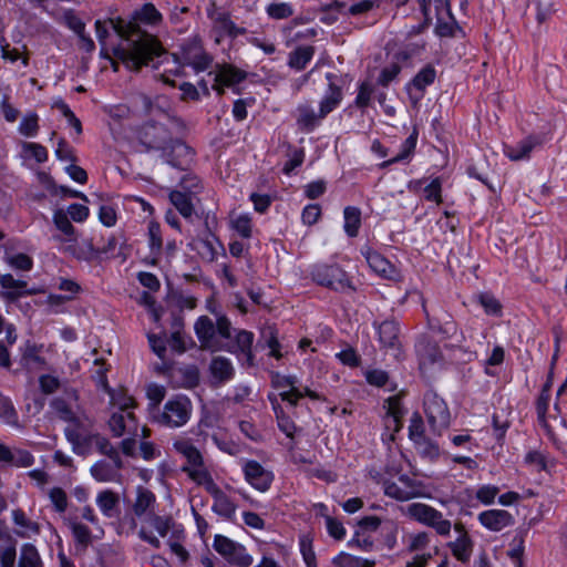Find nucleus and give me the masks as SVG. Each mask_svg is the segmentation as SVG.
I'll use <instances>...</instances> for the list:
<instances>
[{"label": "nucleus", "instance_id": "f257e3e1", "mask_svg": "<svg viewBox=\"0 0 567 567\" xmlns=\"http://www.w3.org/2000/svg\"><path fill=\"white\" fill-rule=\"evenodd\" d=\"M162 20V14L152 3H145L136 10L131 21L122 18L111 19L112 29L118 37L128 41L126 48H115L114 56L120 60L128 70L140 71L143 66L150 65L155 59H161L165 49L158 39L140 27V22L156 24Z\"/></svg>", "mask_w": 567, "mask_h": 567}, {"label": "nucleus", "instance_id": "f03ea898", "mask_svg": "<svg viewBox=\"0 0 567 567\" xmlns=\"http://www.w3.org/2000/svg\"><path fill=\"white\" fill-rule=\"evenodd\" d=\"M193 412L192 401L186 395H174L168 399L163 409H157L152 417L158 425L177 429L184 426L190 419Z\"/></svg>", "mask_w": 567, "mask_h": 567}, {"label": "nucleus", "instance_id": "7ed1b4c3", "mask_svg": "<svg viewBox=\"0 0 567 567\" xmlns=\"http://www.w3.org/2000/svg\"><path fill=\"white\" fill-rule=\"evenodd\" d=\"M312 280L337 292L355 291L348 274L338 264H317L311 268Z\"/></svg>", "mask_w": 567, "mask_h": 567}, {"label": "nucleus", "instance_id": "20e7f679", "mask_svg": "<svg viewBox=\"0 0 567 567\" xmlns=\"http://www.w3.org/2000/svg\"><path fill=\"white\" fill-rule=\"evenodd\" d=\"M163 59L162 60H158L156 62H154L152 64V66L154 69H158L161 64L163 63H173L174 64V68L172 69H165L164 73L159 74V79L171 85V86H175V81L174 80H171L168 76H167V72L169 73H173L175 75H179L182 73V68L183 65L187 64V65H190L193 66V69L196 71V72H202V71H205L209 68V65L212 64L213 62V58L203 52V51H199L197 53H194V54H186L184 56V61L182 62L179 60V58L176 55V54H168L166 51L165 53L163 54L162 56Z\"/></svg>", "mask_w": 567, "mask_h": 567}, {"label": "nucleus", "instance_id": "39448f33", "mask_svg": "<svg viewBox=\"0 0 567 567\" xmlns=\"http://www.w3.org/2000/svg\"><path fill=\"white\" fill-rule=\"evenodd\" d=\"M408 515L435 529L441 536H447L451 532V522L443 517V514L434 507L423 503H412L408 506Z\"/></svg>", "mask_w": 567, "mask_h": 567}, {"label": "nucleus", "instance_id": "423d86ee", "mask_svg": "<svg viewBox=\"0 0 567 567\" xmlns=\"http://www.w3.org/2000/svg\"><path fill=\"white\" fill-rule=\"evenodd\" d=\"M214 549L220 554L229 564L239 567H249L252 565L254 559L247 553L246 548L230 538L216 535L214 538Z\"/></svg>", "mask_w": 567, "mask_h": 567}, {"label": "nucleus", "instance_id": "0eeeda50", "mask_svg": "<svg viewBox=\"0 0 567 567\" xmlns=\"http://www.w3.org/2000/svg\"><path fill=\"white\" fill-rule=\"evenodd\" d=\"M424 412L432 430L441 433L447 429L451 421L450 411L445 401L435 393H429L424 398Z\"/></svg>", "mask_w": 567, "mask_h": 567}, {"label": "nucleus", "instance_id": "6e6552de", "mask_svg": "<svg viewBox=\"0 0 567 567\" xmlns=\"http://www.w3.org/2000/svg\"><path fill=\"white\" fill-rule=\"evenodd\" d=\"M138 140L147 152L161 151L172 142V134L167 127L157 122L145 123L140 132Z\"/></svg>", "mask_w": 567, "mask_h": 567}, {"label": "nucleus", "instance_id": "1a4fd4ad", "mask_svg": "<svg viewBox=\"0 0 567 567\" xmlns=\"http://www.w3.org/2000/svg\"><path fill=\"white\" fill-rule=\"evenodd\" d=\"M384 494L400 502L422 496V484L408 475H401L398 482L384 481Z\"/></svg>", "mask_w": 567, "mask_h": 567}, {"label": "nucleus", "instance_id": "9d476101", "mask_svg": "<svg viewBox=\"0 0 567 567\" xmlns=\"http://www.w3.org/2000/svg\"><path fill=\"white\" fill-rule=\"evenodd\" d=\"M162 157L171 166L185 171L194 159V152L181 140H172L162 152Z\"/></svg>", "mask_w": 567, "mask_h": 567}, {"label": "nucleus", "instance_id": "9b49d317", "mask_svg": "<svg viewBox=\"0 0 567 567\" xmlns=\"http://www.w3.org/2000/svg\"><path fill=\"white\" fill-rule=\"evenodd\" d=\"M243 472L247 483L259 492H266L274 482V473L266 470L259 462L248 460L244 463Z\"/></svg>", "mask_w": 567, "mask_h": 567}, {"label": "nucleus", "instance_id": "f8f14e48", "mask_svg": "<svg viewBox=\"0 0 567 567\" xmlns=\"http://www.w3.org/2000/svg\"><path fill=\"white\" fill-rule=\"evenodd\" d=\"M0 297L9 303L16 302L24 296H32L37 293L35 289H29L28 282L24 280L16 279L11 274L0 276Z\"/></svg>", "mask_w": 567, "mask_h": 567}, {"label": "nucleus", "instance_id": "ddd939ff", "mask_svg": "<svg viewBox=\"0 0 567 567\" xmlns=\"http://www.w3.org/2000/svg\"><path fill=\"white\" fill-rule=\"evenodd\" d=\"M378 330L379 341L386 350L399 351L401 348L400 326L394 319H386L380 323L374 322Z\"/></svg>", "mask_w": 567, "mask_h": 567}, {"label": "nucleus", "instance_id": "4468645a", "mask_svg": "<svg viewBox=\"0 0 567 567\" xmlns=\"http://www.w3.org/2000/svg\"><path fill=\"white\" fill-rule=\"evenodd\" d=\"M326 79L328 80L329 83L326 94L320 101V117H326L334 109H337L343 97L342 87L334 82L337 75L333 73H327Z\"/></svg>", "mask_w": 567, "mask_h": 567}, {"label": "nucleus", "instance_id": "2eb2a0df", "mask_svg": "<svg viewBox=\"0 0 567 567\" xmlns=\"http://www.w3.org/2000/svg\"><path fill=\"white\" fill-rule=\"evenodd\" d=\"M478 522L492 532H501L515 522L513 515L505 509H488L478 515Z\"/></svg>", "mask_w": 567, "mask_h": 567}, {"label": "nucleus", "instance_id": "dca6fc26", "mask_svg": "<svg viewBox=\"0 0 567 567\" xmlns=\"http://www.w3.org/2000/svg\"><path fill=\"white\" fill-rule=\"evenodd\" d=\"M298 378L296 375H279L276 374L272 384L277 389L290 388L288 391H282L279 396L282 401L288 402L290 405L296 406L298 401L302 398L301 389L297 386Z\"/></svg>", "mask_w": 567, "mask_h": 567}, {"label": "nucleus", "instance_id": "f3484780", "mask_svg": "<svg viewBox=\"0 0 567 567\" xmlns=\"http://www.w3.org/2000/svg\"><path fill=\"white\" fill-rule=\"evenodd\" d=\"M109 426L115 437L122 436L124 433L135 434L137 430L136 419L133 412H115L109 420Z\"/></svg>", "mask_w": 567, "mask_h": 567}, {"label": "nucleus", "instance_id": "a211bd4d", "mask_svg": "<svg viewBox=\"0 0 567 567\" xmlns=\"http://www.w3.org/2000/svg\"><path fill=\"white\" fill-rule=\"evenodd\" d=\"M208 493L214 499L212 506L213 512L228 520H231L237 508L233 499L226 495L218 485Z\"/></svg>", "mask_w": 567, "mask_h": 567}, {"label": "nucleus", "instance_id": "6ab92c4d", "mask_svg": "<svg viewBox=\"0 0 567 567\" xmlns=\"http://www.w3.org/2000/svg\"><path fill=\"white\" fill-rule=\"evenodd\" d=\"M369 267L378 275L386 279H394L396 270L394 266L385 259L381 254L368 248L362 252Z\"/></svg>", "mask_w": 567, "mask_h": 567}, {"label": "nucleus", "instance_id": "aec40b11", "mask_svg": "<svg viewBox=\"0 0 567 567\" xmlns=\"http://www.w3.org/2000/svg\"><path fill=\"white\" fill-rule=\"evenodd\" d=\"M322 118L309 103H301L296 109V123L302 132H312Z\"/></svg>", "mask_w": 567, "mask_h": 567}, {"label": "nucleus", "instance_id": "412c9836", "mask_svg": "<svg viewBox=\"0 0 567 567\" xmlns=\"http://www.w3.org/2000/svg\"><path fill=\"white\" fill-rule=\"evenodd\" d=\"M416 352L420 359V367L431 365L443 359L439 344L429 339H421L416 343Z\"/></svg>", "mask_w": 567, "mask_h": 567}, {"label": "nucleus", "instance_id": "4be33fe9", "mask_svg": "<svg viewBox=\"0 0 567 567\" xmlns=\"http://www.w3.org/2000/svg\"><path fill=\"white\" fill-rule=\"evenodd\" d=\"M123 467H117L114 463H109L104 460L95 462L91 468L90 473L94 480L97 482H118L121 478L120 471Z\"/></svg>", "mask_w": 567, "mask_h": 567}, {"label": "nucleus", "instance_id": "5701e85b", "mask_svg": "<svg viewBox=\"0 0 567 567\" xmlns=\"http://www.w3.org/2000/svg\"><path fill=\"white\" fill-rule=\"evenodd\" d=\"M543 140L539 136L530 135L526 138L519 141L517 144L513 146H507L505 150V154L512 161H520L528 158L533 148L537 145H540Z\"/></svg>", "mask_w": 567, "mask_h": 567}, {"label": "nucleus", "instance_id": "b1692460", "mask_svg": "<svg viewBox=\"0 0 567 567\" xmlns=\"http://www.w3.org/2000/svg\"><path fill=\"white\" fill-rule=\"evenodd\" d=\"M90 443H93L97 450V452L102 455L107 456L112 463H114L117 467H124V462L115 446L110 442V440L99 433L89 435Z\"/></svg>", "mask_w": 567, "mask_h": 567}, {"label": "nucleus", "instance_id": "393cba45", "mask_svg": "<svg viewBox=\"0 0 567 567\" xmlns=\"http://www.w3.org/2000/svg\"><path fill=\"white\" fill-rule=\"evenodd\" d=\"M455 529L461 533V536L451 543L452 553L457 560L467 563L473 550V542L462 525H455Z\"/></svg>", "mask_w": 567, "mask_h": 567}, {"label": "nucleus", "instance_id": "a878e982", "mask_svg": "<svg viewBox=\"0 0 567 567\" xmlns=\"http://www.w3.org/2000/svg\"><path fill=\"white\" fill-rule=\"evenodd\" d=\"M156 497L152 491L144 486L136 489V499L133 504V512L137 517L153 513Z\"/></svg>", "mask_w": 567, "mask_h": 567}, {"label": "nucleus", "instance_id": "bb28decb", "mask_svg": "<svg viewBox=\"0 0 567 567\" xmlns=\"http://www.w3.org/2000/svg\"><path fill=\"white\" fill-rule=\"evenodd\" d=\"M312 45H299L288 55V65L295 71H302L315 55Z\"/></svg>", "mask_w": 567, "mask_h": 567}, {"label": "nucleus", "instance_id": "cd10ccee", "mask_svg": "<svg viewBox=\"0 0 567 567\" xmlns=\"http://www.w3.org/2000/svg\"><path fill=\"white\" fill-rule=\"evenodd\" d=\"M96 504L104 516L112 518L118 513L120 497L115 492L104 489L97 494Z\"/></svg>", "mask_w": 567, "mask_h": 567}, {"label": "nucleus", "instance_id": "c85d7f7f", "mask_svg": "<svg viewBox=\"0 0 567 567\" xmlns=\"http://www.w3.org/2000/svg\"><path fill=\"white\" fill-rule=\"evenodd\" d=\"M247 74L245 71H241L234 65L225 64L214 74V81L226 86H233L243 82Z\"/></svg>", "mask_w": 567, "mask_h": 567}, {"label": "nucleus", "instance_id": "c756f323", "mask_svg": "<svg viewBox=\"0 0 567 567\" xmlns=\"http://www.w3.org/2000/svg\"><path fill=\"white\" fill-rule=\"evenodd\" d=\"M174 449L187 460V465H184L183 467H194L204 463L202 453L188 440H178L174 442Z\"/></svg>", "mask_w": 567, "mask_h": 567}, {"label": "nucleus", "instance_id": "7c9ffc66", "mask_svg": "<svg viewBox=\"0 0 567 567\" xmlns=\"http://www.w3.org/2000/svg\"><path fill=\"white\" fill-rule=\"evenodd\" d=\"M169 200L174 205V207L179 212V214L186 218H192L194 214V205L192 202V195L182 192L179 189H174L169 193Z\"/></svg>", "mask_w": 567, "mask_h": 567}, {"label": "nucleus", "instance_id": "2f4dec72", "mask_svg": "<svg viewBox=\"0 0 567 567\" xmlns=\"http://www.w3.org/2000/svg\"><path fill=\"white\" fill-rule=\"evenodd\" d=\"M51 408L55 412L56 416L70 424L82 426L81 419L75 414L70 404L63 398H54L51 403Z\"/></svg>", "mask_w": 567, "mask_h": 567}, {"label": "nucleus", "instance_id": "473e14b6", "mask_svg": "<svg viewBox=\"0 0 567 567\" xmlns=\"http://www.w3.org/2000/svg\"><path fill=\"white\" fill-rule=\"evenodd\" d=\"M182 471L186 473L188 477L195 483L204 486L207 493L217 486L204 463L194 467H182Z\"/></svg>", "mask_w": 567, "mask_h": 567}, {"label": "nucleus", "instance_id": "72a5a7b5", "mask_svg": "<svg viewBox=\"0 0 567 567\" xmlns=\"http://www.w3.org/2000/svg\"><path fill=\"white\" fill-rule=\"evenodd\" d=\"M194 329L202 347H209L210 341L215 336V324L213 320L207 316H202L195 322Z\"/></svg>", "mask_w": 567, "mask_h": 567}, {"label": "nucleus", "instance_id": "f704fd0d", "mask_svg": "<svg viewBox=\"0 0 567 567\" xmlns=\"http://www.w3.org/2000/svg\"><path fill=\"white\" fill-rule=\"evenodd\" d=\"M210 372L215 379L220 382H225L233 378L234 368L230 360L227 358L216 357L212 360Z\"/></svg>", "mask_w": 567, "mask_h": 567}, {"label": "nucleus", "instance_id": "c9c22d12", "mask_svg": "<svg viewBox=\"0 0 567 567\" xmlns=\"http://www.w3.org/2000/svg\"><path fill=\"white\" fill-rule=\"evenodd\" d=\"M344 231L349 237H357L361 227V210L354 206H347L343 210Z\"/></svg>", "mask_w": 567, "mask_h": 567}, {"label": "nucleus", "instance_id": "e433bc0d", "mask_svg": "<svg viewBox=\"0 0 567 567\" xmlns=\"http://www.w3.org/2000/svg\"><path fill=\"white\" fill-rule=\"evenodd\" d=\"M435 78V69L431 64H427L416 73V75L411 81V85L421 93L420 96H422L426 86L431 85Z\"/></svg>", "mask_w": 567, "mask_h": 567}, {"label": "nucleus", "instance_id": "4c0bfd02", "mask_svg": "<svg viewBox=\"0 0 567 567\" xmlns=\"http://www.w3.org/2000/svg\"><path fill=\"white\" fill-rule=\"evenodd\" d=\"M81 426H76L71 424V426L65 427L64 435L66 440L72 444V450L78 455H83L85 453L84 446L90 443L89 435L82 436L79 432Z\"/></svg>", "mask_w": 567, "mask_h": 567}, {"label": "nucleus", "instance_id": "58836bf2", "mask_svg": "<svg viewBox=\"0 0 567 567\" xmlns=\"http://www.w3.org/2000/svg\"><path fill=\"white\" fill-rule=\"evenodd\" d=\"M55 227L65 236V241L75 240V228L70 221V217L63 209H58L53 214Z\"/></svg>", "mask_w": 567, "mask_h": 567}, {"label": "nucleus", "instance_id": "ea45409f", "mask_svg": "<svg viewBox=\"0 0 567 567\" xmlns=\"http://www.w3.org/2000/svg\"><path fill=\"white\" fill-rule=\"evenodd\" d=\"M0 419H2L8 425L21 427L18 412L14 409L12 401L3 395H0Z\"/></svg>", "mask_w": 567, "mask_h": 567}, {"label": "nucleus", "instance_id": "a19ab883", "mask_svg": "<svg viewBox=\"0 0 567 567\" xmlns=\"http://www.w3.org/2000/svg\"><path fill=\"white\" fill-rule=\"evenodd\" d=\"M18 567H42V561L35 546L24 544L21 547Z\"/></svg>", "mask_w": 567, "mask_h": 567}, {"label": "nucleus", "instance_id": "79ce46f5", "mask_svg": "<svg viewBox=\"0 0 567 567\" xmlns=\"http://www.w3.org/2000/svg\"><path fill=\"white\" fill-rule=\"evenodd\" d=\"M266 13L270 19L284 20L292 17L295 9L288 2H271L266 7Z\"/></svg>", "mask_w": 567, "mask_h": 567}, {"label": "nucleus", "instance_id": "37998d69", "mask_svg": "<svg viewBox=\"0 0 567 567\" xmlns=\"http://www.w3.org/2000/svg\"><path fill=\"white\" fill-rule=\"evenodd\" d=\"M73 255L84 261H92L101 256L99 246L94 245L93 239L83 240L81 245L74 248Z\"/></svg>", "mask_w": 567, "mask_h": 567}, {"label": "nucleus", "instance_id": "c03bdc74", "mask_svg": "<svg viewBox=\"0 0 567 567\" xmlns=\"http://www.w3.org/2000/svg\"><path fill=\"white\" fill-rule=\"evenodd\" d=\"M254 342V333L247 330H241L236 336V343L240 349L241 353L246 357L248 365H252L254 355L251 352V346Z\"/></svg>", "mask_w": 567, "mask_h": 567}, {"label": "nucleus", "instance_id": "a18cd8bd", "mask_svg": "<svg viewBox=\"0 0 567 567\" xmlns=\"http://www.w3.org/2000/svg\"><path fill=\"white\" fill-rule=\"evenodd\" d=\"M409 436L416 444L421 446V443L426 442V437L424 435V423L420 413H413L410 426H409Z\"/></svg>", "mask_w": 567, "mask_h": 567}, {"label": "nucleus", "instance_id": "49530a36", "mask_svg": "<svg viewBox=\"0 0 567 567\" xmlns=\"http://www.w3.org/2000/svg\"><path fill=\"white\" fill-rule=\"evenodd\" d=\"M338 567H374L375 561L341 553L333 559Z\"/></svg>", "mask_w": 567, "mask_h": 567}, {"label": "nucleus", "instance_id": "de8ad7c7", "mask_svg": "<svg viewBox=\"0 0 567 567\" xmlns=\"http://www.w3.org/2000/svg\"><path fill=\"white\" fill-rule=\"evenodd\" d=\"M109 371V365L104 361V359H95L94 360V370L92 372V378L96 382L97 386L102 388L105 392L111 393L112 390L109 385L106 373Z\"/></svg>", "mask_w": 567, "mask_h": 567}, {"label": "nucleus", "instance_id": "09e8293b", "mask_svg": "<svg viewBox=\"0 0 567 567\" xmlns=\"http://www.w3.org/2000/svg\"><path fill=\"white\" fill-rule=\"evenodd\" d=\"M70 527L76 544L80 545L83 549H86L91 544L90 528L86 525L75 520L70 522Z\"/></svg>", "mask_w": 567, "mask_h": 567}, {"label": "nucleus", "instance_id": "8fccbe9b", "mask_svg": "<svg viewBox=\"0 0 567 567\" xmlns=\"http://www.w3.org/2000/svg\"><path fill=\"white\" fill-rule=\"evenodd\" d=\"M182 324H183V321L181 318L174 319L173 328H176V330L171 334L169 339L167 340V343L172 348V350H174L178 353H183L187 349L184 336H183L182 331L179 330Z\"/></svg>", "mask_w": 567, "mask_h": 567}, {"label": "nucleus", "instance_id": "3c124183", "mask_svg": "<svg viewBox=\"0 0 567 567\" xmlns=\"http://www.w3.org/2000/svg\"><path fill=\"white\" fill-rule=\"evenodd\" d=\"M148 239L151 252L155 256L161 254L163 247L162 231L158 223L151 221L148 225Z\"/></svg>", "mask_w": 567, "mask_h": 567}, {"label": "nucleus", "instance_id": "603ef678", "mask_svg": "<svg viewBox=\"0 0 567 567\" xmlns=\"http://www.w3.org/2000/svg\"><path fill=\"white\" fill-rule=\"evenodd\" d=\"M39 117L35 113H28L19 125V133L27 137H33L39 132Z\"/></svg>", "mask_w": 567, "mask_h": 567}, {"label": "nucleus", "instance_id": "864d4df0", "mask_svg": "<svg viewBox=\"0 0 567 567\" xmlns=\"http://www.w3.org/2000/svg\"><path fill=\"white\" fill-rule=\"evenodd\" d=\"M478 302L484 308L485 312L491 316L502 315L501 302L491 293H480Z\"/></svg>", "mask_w": 567, "mask_h": 567}, {"label": "nucleus", "instance_id": "5fc2aeb1", "mask_svg": "<svg viewBox=\"0 0 567 567\" xmlns=\"http://www.w3.org/2000/svg\"><path fill=\"white\" fill-rule=\"evenodd\" d=\"M25 53H21L19 49L11 48L9 43L4 42L1 44V55L4 60H9L10 62H16L21 59L22 64L24 66L29 65V55L27 53V47L23 45Z\"/></svg>", "mask_w": 567, "mask_h": 567}, {"label": "nucleus", "instance_id": "6e6d98bb", "mask_svg": "<svg viewBox=\"0 0 567 567\" xmlns=\"http://www.w3.org/2000/svg\"><path fill=\"white\" fill-rule=\"evenodd\" d=\"M11 461H8L9 466L29 467L34 463L33 455L27 450H11Z\"/></svg>", "mask_w": 567, "mask_h": 567}, {"label": "nucleus", "instance_id": "4d7b16f0", "mask_svg": "<svg viewBox=\"0 0 567 567\" xmlns=\"http://www.w3.org/2000/svg\"><path fill=\"white\" fill-rule=\"evenodd\" d=\"M400 72L401 65L399 63H392L381 70L377 83L383 87H386L392 81H394L398 78Z\"/></svg>", "mask_w": 567, "mask_h": 567}, {"label": "nucleus", "instance_id": "13d9d810", "mask_svg": "<svg viewBox=\"0 0 567 567\" xmlns=\"http://www.w3.org/2000/svg\"><path fill=\"white\" fill-rule=\"evenodd\" d=\"M49 498L55 512L64 513L68 508V495L61 487H53L49 491Z\"/></svg>", "mask_w": 567, "mask_h": 567}, {"label": "nucleus", "instance_id": "bf43d9fd", "mask_svg": "<svg viewBox=\"0 0 567 567\" xmlns=\"http://www.w3.org/2000/svg\"><path fill=\"white\" fill-rule=\"evenodd\" d=\"M445 18L446 17L439 14L435 33L440 37H453L454 30L457 28L456 20L453 16L452 19L447 18V20H445Z\"/></svg>", "mask_w": 567, "mask_h": 567}, {"label": "nucleus", "instance_id": "052dcab7", "mask_svg": "<svg viewBox=\"0 0 567 567\" xmlns=\"http://www.w3.org/2000/svg\"><path fill=\"white\" fill-rule=\"evenodd\" d=\"M374 87L371 83L364 81L359 85L358 95L355 97V105L359 109H365L371 102Z\"/></svg>", "mask_w": 567, "mask_h": 567}, {"label": "nucleus", "instance_id": "680f3d73", "mask_svg": "<svg viewBox=\"0 0 567 567\" xmlns=\"http://www.w3.org/2000/svg\"><path fill=\"white\" fill-rule=\"evenodd\" d=\"M274 410H275V413H276V417H277V422H278V427L290 439L293 437L295 435V432H296V425L295 423L288 417L285 415L282 409L280 406H274Z\"/></svg>", "mask_w": 567, "mask_h": 567}, {"label": "nucleus", "instance_id": "e2e57ef3", "mask_svg": "<svg viewBox=\"0 0 567 567\" xmlns=\"http://www.w3.org/2000/svg\"><path fill=\"white\" fill-rule=\"evenodd\" d=\"M7 262L14 269L30 271L33 267V260L30 256L20 252L7 258Z\"/></svg>", "mask_w": 567, "mask_h": 567}, {"label": "nucleus", "instance_id": "0e129e2a", "mask_svg": "<svg viewBox=\"0 0 567 567\" xmlns=\"http://www.w3.org/2000/svg\"><path fill=\"white\" fill-rule=\"evenodd\" d=\"M499 493V488L495 485H483L476 491V499L484 505H491L494 503L496 496Z\"/></svg>", "mask_w": 567, "mask_h": 567}, {"label": "nucleus", "instance_id": "69168bd1", "mask_svg": "<svg viewBox=\"0 0 567 567\" xmlns=\"http://www.w3.org/2000/svg\"><path fill=\"white\" fill-rule=\"evenodd\" d=\"M63 22L75 34L83 33V31H85V23L73 10H66L64 12Z\"/></svg>", "mask_w": 567, "mask_h": 567}, {"label": "nucleus", "instance_id": "338daca9", "mask_svg": "<svg viewBox=\"0 0 567 567\" xmlns=\"http://www.w3.org/2000/svg\"><path fill=\"white\" fill-rule=\"evenodd\" d=\"M442 183L439 177L434 178L429 185L424 187V198L429 202L442 203Z\"/></svg>", "mask_w": 567, "mask_h": 567}, {"label": "nucleus", "instance_id": "774afa93", "mask_svg": "<svg viewBox=\"0 0 567 567\" xmlns=\"http://www.w3.org/2000/svg\"><path fill=\"white\" fill-rule=\"evenodd\" d=\"M10 545L0 548V567H13L16 563V544L10 539Z\"/></svg>", "mask_w": 567, "mask_h": 567}]
</instances>
